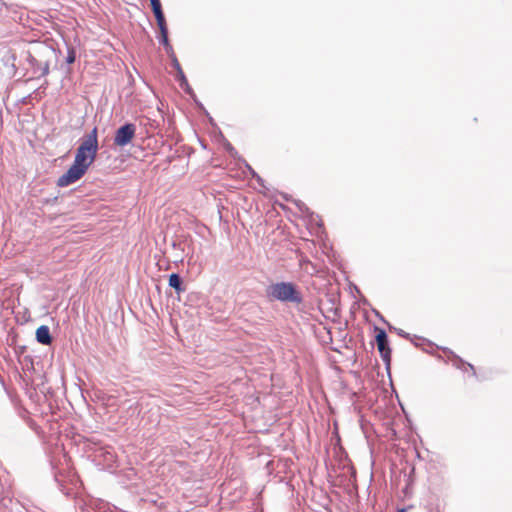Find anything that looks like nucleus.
Wrapping results in <instances>:
<instances>
[{
  "label": "nucleus",
  "instance_id": "nucleus-1",
  "mask_svg": "<svg viewBox=\"0 0 512 512\" xmlns=\"http://www.w3.org/2000/svg\"><path fill=\"white\" fill-rule=\"evenodd\" d=\"M98 152L97 128L86 135L76 150L73 164L57 180L59 187H66L78 181L95 161Z\"/></svg>",
  "mask_w": 512,
  "mask_h": 512
},
{
  "label": "nucleus",
  "instance_id": "nucleus-2",
  "mask_svg": "<svg viewBox=\"0 0 512 512\" xmlns=\"http://www.w3.org/2000/svg\"><path fill=\"white\" fill-rule=\"evenodd\" d=\"M267 296L282 302L300 303L302 297L295 285L290 282H278L270 285L266 290Z\"/></svg>",
  "mask_w": 512,
  "mask_h": 512
},
{
  "label": "nucleus",
  "instance_id": "nucleus-3",
  "mask_svg": "<svg viewBox=\"0 0 512 512\" xmlns=\"http://www.w3.org/2000/svg\"><path fill=\"white\" fill-rule=\"evenodd\" d=\"M427 466L426 470L428 473V481L430 485L434 487H439L443 483V470L445 468L444 463L441 461L440 457L436 454H429L427 451Z\"/></svg>",
  "mask_w": 512,
  "mask_h": 512
},
{
  "label": "nucleus",
  "instance_id": "nucleus-4",
  "mask_svg": "<svg viewBox=\"0 0 512 512\" xmlns=\"http://www.w3.org/2000/svg\"><path fill=\"white\" fill-rule=\"evenodd\" d=\"M436 349H441L448 357L447 362H450L456 369L465 371L467 368L471 371V375L478 378L474 365L469 362H466L459 355L454 353L451 349L447 347H439L435 346Z\"/></svg>",
  "mask_w": 512,
  "mask_h": 512
},
{
  "label": "nucleus",
  "instance_id": "nucleus-5",
  "mask_svg": "<svg viewBox=\"0 0 512 512\" xmlns=\"http://www.w3.org/2000/svg\"><path fill=\"white\" fill-rule=\"evenodd\" d=\"M136 133V126L132 123H126L118 128L114 136V144L119 147L128 145L134 138Z\"/></svg>",
  "mask_w": 512,
  "mask_h": 512
},
{
  "label": "nucleus",
  "instance_id": "nucleus-6",
  "mask_svg": "<svg viewBox=\"0 0 512 512\" xmlns=\"http://www.w3.org/2000/svg\"><path fill=\"white\" fill-rule=\"evenodd\" d=\"M376 342L378 350L384 359H388L390 350L388 349V338L385 331L380 330L376 335Z\"/></svg>",
  "mask_w": 512,
  "mask_h": 512
},
{
  "label": "nucleus",
  "instance_id": "nucleus-7",
  "mask_svg": "<svg viewBox=\"0 0 512 512\" xmlns=\"http://www.w3.org/2000/svg\"><path fill=\"white\" fill-rule=\"evenodd\" d=\"M36 339L39 343L49 345L52 341L48 326L42 325L36 330Z\"/></svg>",
  "mask_w": 512,
  "mask_h": 512
},
{
  "label": "nucleus",
  "instance_id": "nucleus-8",
  "mask_svg": "<svg viewBox=\"0 0 512 512\" xmlns=\"http://www.w3.org/2000/svg\"><path fill=\"white\" fill-rule=\"evenodd\" d=\"M172 57V62H173V66L175 67V69L177 70L178 72V76H179V80H180V86L181 87H184V86H188V83H187V79L185 78V75L180 67V64L177 60V58L175 57V55H170Z\"/></svg>",
  "mask_w": 512,
  "mask_h": 512
},
{
  "label": "nucleus",
  "instance_id": "nucleus-9",
  "mask_svg": "<svg viewBox=\"0 0 512 512\" xmlns=\"http://www.w3.org/2000/svg\"><path fill=\"white\" fill-rule=\"evenodd\" d=\"M158 39H159V42L164 46L167 54L173 55V48L170 45L169 40H168V31L160 32Z\"/></svg>",
  "mask_w": 512,
  "mask_h": 512
},
{
  "label": "nucleus",
  "instance_id": "nucleus-10",
  "mask_svg": "<svg viewBox=\"0 0 512 512\" xmlns=\"http://www.w3.org/2000/svg\"><path fill=\"white\" fill-rule=\"evenodd\" d=\"M169 286H171L172 288H174L176 291L180 292L183 290L182 286H181V278L179 277L178 274H171L170 277H169Z\"/></svg>",
  "mask_w": 512,
  "mask_h": 512
},
{
  "label": "nucleus",
  "instance_id": "nucleus-11",
  "mask_svg": "<svg viewBox=\"0 0 512 512\" xmlns=\"http://www.w3.org/2000/svg\"><path fill=\"white\" fill-rule=\"evenodd\" d=\"M427 346H429L431 349H433L435 345L432 342L427 341L425 338L418 336V344H417L418 349H422L424 352H427V353H432V351L429 350L427 348Z\"/></svg>",
  "mask_w": 512,
  "mask_h": 512
},
{
  "label": "nucleus",
  "instance_id": "nucleus-12",
  "mask_svg": "<svg viewBox=\"0 0 512 512\" xmlns=\"http://www.w3.org/2000/svg\"><path fill=\"white\" fill-rule=\"evenodd\" d=\"M156 21H157V25L159 27L160 32L168 31L165 17L157 19Z\"/></svg>",
  "mask_w": 512,
  "mask_h": 512
},
{
  "label": "nucleus",
  "instance_id": "nucleus-13",
  "mask_svg": "<svg viewBox=\"0 0 512 512\" xmlns=\"http://www.w3.org/2000/svg\"><path fill=\"white\" fill-rule=\"evenodd\" d=\"M75 58H76V55H75L74 49H68V55H67V58H66V62L68 64H72V63H74Z\"/></svg>",
  "mask_w": 512,
  "mask_h": 512
},
{
  "label": "nucleus",
  "instance_id": "nucleus-14",
  "mask_svg": "<svg viewBox=\"0 0 512 512\" xmlns=\"http://www.w3.org/2000/svg\"><path fill=\"white\" fill-rule=\"evenodd\" d=\"M150 2L153 10H158L161 8L160 0H150Z\"/></svg>",
  "mask_w": 512,
  "mask_h": 512
},
{
  "label": "nucleus",
  "instance_id": "nucleus-15",
  "mask_svg": "<svg viewBox=\"0 0 512 512\" xmlns=\"http://www.w3.org/2000/svg\"><path fill=\"white\" fill-rule=\"evenodd\" d=\"M153 13L155 15L156 20L164 17L162 8H159L158 10H153Z\"/></svg>",
  "mask_w": 512,
  "mask_h": 512
},
{
  "label": "nucleus",
  "instance_id": "nucleus-16",
  "mask_svg": "<svg viewBox=\"0 0 512 512\" xmlns=\"http://www.w3.org/2000/svg\"><path fill=\"white\" fill-rule=\"evenodd\" d=\"M417 458H418V460H426V458L424 456H422L419 451H418Z\"/></svg>",
  "mask_w": 512,
  "mask_h": 512
},
{
  "label": "nucleus",
  "instance_id": "nucleus-17",
  "mask_svg": "<svg viewBox=\"0 0 512 512\" xmlns=\"http://www.w3.org/2000/svg\"><path fill=\"white\" fill-rule=\"evenodd\" d=\"M399 334H400L401 336H404V337H408V336H409V334H406L403 330H400V331H399Z\"/></svg>",
  "mask_w": 512,
  "mask_h": 512
},
{
  "label": "nucleus",
  "instance_id": "nucleus-18",
  "mask_svg": "<svg viewBox=\"0 0 512 512\" xmlns=\"http://www.w3.org/2000/svg\"><path fill=\"white\" fill-rule=\"evenodd\" d=\"M407 509L406 508H402V509H399L397 512H406Z\"/></svg>",
  "mask_w": 512,
  "mask_h": 512
},
{
  "label": "nucleus",
  "instance_id": "nucleus-19",
  "mask_svg": "<svg viewBox=\"0 0 512 512\" xmlns=\"http://www.w3.org/2000/svg\"><path fill=\"white\" fill-rule=\"evenodd\" d=\"M228 150H229L230 152H232V151H233V147H231L230 145H228Z\"/></svg>",
  "mask_w": 512,
  "mask_h": 512
},
{
  "label": "nucleus",
  "instance_id": "nucleus-20",
  "mask_svg": "<svg viewBox=\"0 0 512 512\" xmlns=\"http://www.w3.org/2000/svg\"><path fill=\"white\" fill-rule=\"evenodd\" d=\"M249 171L253 173L254 176H256L255 172L253 171L252 168H249Z\"/></svg>",
  "mask_w": 512,
  "mask_h": 512
},
{
  "label": "nucleus",
  "instance_id": "nucleus-21",
  "mask_svg": "<svg viewBox=\"0 0 512 512\" xmlns=\"http://www.w3.org/2000/svg\"><path fill=\"white\" fill-rule=\"evenodd\" d=\"M249 171L253 173L254 176H256L255 172L253 171L252 168H249Z\"/></svg>",
  "mask_w": 512,
  "mask_h": 512
},
{
  "label": "nucleus",
  "instance_id": "nucleus-22",
  "mask_svg": "<svg viewBox=\"0 0 512 512\" xmlns=\"http://www.w3.org/2000/svg\"><path fill=\"white\" fill-rule=\"evenodd\" d=\"M437 512H439V511H437Z\"/></svg>",
  "mask_w": 512,
  "mask_h": 512
}]
</instances>
